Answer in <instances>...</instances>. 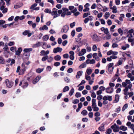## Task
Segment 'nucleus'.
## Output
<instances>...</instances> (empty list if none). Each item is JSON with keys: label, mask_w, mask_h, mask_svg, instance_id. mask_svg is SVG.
I'll return each mask as SVG.
<instances>
[{"label": "nucleus", "mask_w": 134, "mask_h": 134, "mask_svg": "<svg viewBox=\"0 0 134 134\" xmlns=\"http://www.w3.org/2000/svg\"><path fill=\"white\" fill-rule=\"evenodd\" d=\"M106 36L104 37L105 39H106L107 40H109L111 38V36L110 33L106 34Z\"/></svg>", "instance_id": "nucleus-24"}, {"label": "nucleus", "mask_w": 134, "mask_h": 134, "mask_svg": "<svg viewBox=\"0 0 134 134\" xmlns=\"http://www.w3.org/2000/svg\"><path fill=\"white\" fill-rule=\"evenodd\" d=\"M74 90L73 88H72L70 91L69 95L70 96L72 95L74 93Z\"/></svg>", "instance_id": "nucleus-34"}, {"label": "nucleus", "mask_w": 134, "mask_h": 134, "mask_svg": "<svg viewBox=\"0 0 134 134\" xmlns=\"http://www.w3.org/2000/svg\"><path fill=\"white\" fill-rule=\"evenodd\" d=\"M118 31L120 34L122 36L123 34V31L121 28L119 29H118Z\"/></svg>", "instance_id": "nucleus-38"}, {"label": "nucleus", "mask_w": 134, "mask_h": 134, "mask_svg": "<svg viewBox=\"0 0 134 134\" xmlns=\"http://www.w3.org/2000/svg\"><path fill=\"white\" fill-rule=\"evenodd\" d=\"M1 1L0 2V10H2L4 8V5H5V2L3 1Z\"/></svg>", "instance_id": "nucleus-15"}, {"label": "nucleus", "mask_w": 134, "mask_h": 134, "mask_svg": "<svg viewBox=\"0 0 134 134\" xmlns=\"http://www.w3.org/2000/svg\"><path fill=\"white\" fill-rule=\"evenodd\" d=\"M43 69H40L39 68L36 69V71L37 73H40L42 72L43 71Z\"/></svg>", "instance_id": "nucleus-35"}, {"label": "nucleus", "mask_w": 134, "mask_h": 134, "mask_svg": "<svg viewBox=\"0 0 134 134\" xmlns=\"http://www.w3.org/2000/svg\"><path fill=\"white\" fill-rule=\"evenodd\" d=\"M62 40L60 38H59L58 40V42L59 44H60L62 42Z\"/></svg>", "instance_id": "nucleus-64"}, {"label": "nucleus", "mask_w": 134, "mask_h": 134, "mask_svg": "<svg viewBox=\"0 0 134 134\" xmlns=\"http://www.w3.org/2000/svg\"><path fill=\"white\" fill-rule=\"evenodd\" d=\"M62 49L61 48L58 47L54 48L53 52L54 53H56L58 52H61Z\"/></svg>", "instance_id": "nucleus-7"}, {"label": "nucleus", "mask_w": 134, "mask_h": 134, "mask_svg": "<svg viewBox=\"0 0 134 134\" xmlns=\"http://www.w3.org/2000/svg\"><path fill=\"white\" fill-rule=\"evenodd\" d=\"M48 38L49 37L47 35H46L44 36L43 37V40L44 41H47L48 39Z\"/></svg>", "instance_id": "nucleus-39"}, {"label": "nucleus", "mask_w": 134, "mask_h": 134, "mask_svg": "<svg viewBox=\"0 0 134 134\" xmlns=\"http://www.w3.org/2000/svg\"><path fill=\"white\" fill-rule=\"evenodd\" d=\"M114 65L113 63H111L108 64V70H109V69L112 67Z\"/></svg>", "instance_id": "nucleus-49"}, {"label": "nucleus", "mask_w": 134, "mask_h": 134, "mask_svg": "<svg viewBox=\"0 0 134 134\" xmlns=\"http://www.w3.org/2000/svg\"><path fill=\"white\" fill-rule=\"evenodd\" d=\"M29 32H30L29 30H26L23 32V34L24 35H26L28 34Z\"/></svg>", "instance_id": "nucleus-50"}, {"label": "nucleus", "mask_w": 134, "mask_h": 134, "mask_svg": "<svg viewBox=\"0 0 134 134\" xmlns=\"http://www.w3.org/2000/svg\"><path fill=\"white\" fill-rule=\"evenodd\" d=\"M119 95L118 94H116L115 96V99L113 101L114 103H116L118 102L119 100Z\"/></svg>", "instance_id": "nucleus-16"}, {"label": "nucleus", "mask_w": 134, "mask_h": 134, "mask_svg": "<svg viewBox=\"0 0 134 134\" xmlns=\"http://www.w3.org/2000/svg\"><path fill=\"white\" fill-rule=\"evenodd\" d=\"M63 11L62 10H59L57 11V17L59 16L60 14H62Z\"/></svg>", "instance_id": "nucleus-33"}, {"label": "nucleus", "mask_w": 134, "mask_h": 134, "mask_svg": "<svg viewBox=\"0 0 134 134\" xmlns=\"http://www.w3.org/2000/svg\"><path fill=\"white\" fill-rule=\"evenodd\" d=\"M73 71V69L72 68H69L67 70V72L69 73H70Z\"/></svg>", "instance_id": "nucleus-57"}, {"label": "nucleus", "mask_w": 134, "mask_h": 134, "mask_svg": "<svg viewBox=\"0 0 134 134\" xmlns=\"http://www.w3.org/2000/svg\"><path fill=\"white\" fill-rule=\"evenodd\" d=\"M86 66V63H82L79 66V68H85Z\"/></svg>", "instance_id": "nucleus-36"}, {"label": "nucleus", "mask_w": 134, "mask_h": 134, "mask_svg": "<svg viewBox=\"0 0 134 134\" xmlns=\"http://www.w3.org/2000/svg\"><path fill=\"white\" fill-rule=\"evenodd\" d=\"M25 71V69L22 68L20 69L19 73V75H22L24 74V72Z\"/></svg>", "instance_id": "nucleus-26"}, {"label": "nucleus", "mask_w": 134, "mask_h": 134, "mask_svg": "<svg viewBox=\"0 0 134 134\" xmlns=\"http://www.w3.org/2000/svg\"><path fill=\"white\" fill-rule=\"evenodd\" d=\"M90 20L88 18H86L84 20V21L85 24L87 23L89 20Z\"/></svg>", "instance_id": "nucleus-58"}, {"label": "nucleus", "mask_w": 134, "mask_h": 134, "mask_svg": "<svg viewBox=\"0 0 134 134\" xmlns=\"http://www.w3.org/2000/svg\"><path fill=\"white\" fill-rule=\"evenodd\" d=\"M5 83L7 86L9 88L12 87L13 85V82L10 81L8 79H7L5 80Z\"/></svg>", "instance_id": "nucleus-2"}, {"label": "nucleus", "mask_w": 134, "mask_h": 134, "mask_svg": "<svg viewBox=\"0 0 134 134\" xmlns=\"http://www.w3.org/2000/svg\"><path fill=\"white\" fill-rule=\"evenodd\" d=\"M21 67L23 69H25V70L27 68V67L26 66L25 63H23L22 64Z\"/></svg>", "instance_id": "nucleus-27"}, {"label": "nucleus", "mask_w": 134, "mask_h": 134, "mask_svg": "<svg viewBox=\"0 0 134 134\" xmlns=\"http://www.w3.org/2000/svg\"><path fill=\"white\" fill-rule=\"evenodd\" d=\"M5 23V21L2 20H0V26L2 27L3 28H6L7 27V24L3 25Z\"/></svg>", "instance_id": "nucleus-8"}, {"label": "nucleus", "mask_w": 134, "mask_h": 134, "mask_svg": "<svg viewBox=\"0 0 134 134\" xmlns=\"http://www.w3.org/2000/svg\"><path fill=\"white\" fill-rule=\"evenodd\" d=\"M101 31H103L105 34H108L109 33L108 29L105 28L104 27H102L101 28Z\"/></svg>", "instance_id": "nucleus-13"}, {"label": "nucleus", "mask_w": 134, "mask_h": 134, "mask_svg": "<svg viewBox=\"0 0 134 134\" xmlns=\"http://www.w3.org/2000/svg\"><path fill=\"white\" fill-rule=\"evenodd\" d=\"M81 95L80 93L77 92L75 94V97L77 98L80 97H81Z\"/></svg>", "instance_id": "nucleus-44"}, {"label": "nucleus", "mask_w": 134, "mask_h": 134, "mask_svg": "<svg viewBox=\"0 0 134 134\" xmlns=\"http://www.w3.org/2000/svg\"><path fill=\"white\" fill-rule=\"evenodd\" d=\"M75 34V31L74 30H72L71 32V35L72 37H74Z\"/></svg>", "instance_id": "nucleus-63"}, {"label": "nucleus", "mask_w": 134, "mask_h": 134, "mask_svg": "<svg viewBox=\"0 0 134 134\" xmlns=\"http://www.w3.org/2000/svg\"><path fill=\"white\" fill-rule=\"evenodd\" d=\"M61 59V56L59 55H57L54 57V59L56 61L60 60Z\"/></svg>", "instance_id": "nucleus-22"}, {"label": "nucleus", "mask_w": 134, "mask_h": 134, "mask_svg": "<svg viewBox=\"0 0 134 134\" xmlns=\"http://www.w3.org/2000/svg\"><path fill=\"white\" fill-rule=\"evenodd\" d=\"M64 80L67 83H69L70 81V79L68 78L67 77H66L64 78Z\"/></svg>", "instance_id": "nucleus-56"}, {"label": "nucleus", "mask_w": 134, "mask_h": 134, "mask_svg": "<svg viewBox=\"0 0 134 134\" xmlns=\"http://www.w3.org/2000/svg\"><path fill=\"white\" fill-rule=\"evenodd\" d=\"M4 62V60L2 57H0V64H3Z\"/></svg>", "instance_id": "nucleus-37"}, {"label": "nucleus", "mask_w": 134, "mask_h": 134, "mask_svg": "<svg viewBox=\"0 0 134 134\" xmlns=\"http://www.w3.org/2000/svg\"><path fill=\"white\" fill-rule=\"evenodd\" d=\"M48 29V27L46 25H44L42 27V30H47Z\"/></svg>", "instance_id": "nucleus-62"}, {"label": "nucleus", "mask_w": 134, "mask_h": 134, "mask_svg": "<svg viewBox=\"0 0 134 134\" xmlns=\"http://www.w3.org/2000/svg\"><path fill=\"white\" fill-rule=\"evenodd\" d=\"M128 107V104H125L123 106L122 110V111H124Z\"/></svg>", "instance_id": "nucleus-30"}, {"label": "nucleus", "mask_w": 134, "mask_h": 134, "mask_svg": "<svg viewBox=\"0 0 134 134\" xmlns=\"http://www.w3.org/2000/svg\"><path fill=\"white\" fill-rule=\"evenodd\" d=\"M104 125L103 124H102L101 126L99 127L98 129L99 130L101 131H104Z\"/></svg>", "instance_id": "nucleus-18"}, {"label": "nucleus", "mask_w": 134, "mask_h": 134, "mask_svg": "<svg viewBox=\"0 0 134 134\" xmlns=\"http://www.w3.org/2000/svg\"><path fill=\"white\" fill-rule=\"evenodd\" d=\"M81 114L83 115H85L87 114V112L86 110H84L81 111Z\"/></svg>", "instance_id": "nucleus-31"}, {"label": "nucleus", "mask_w": 134, "mask_h": 134, "mask_svg": "<svg viewBox=\"0 0 134 134\" xmlns=\"http://www.w3.org/2000/svg\"><path fill=\"white\" fill-rule=\"evenodd\" d=\"M97 49V47L96 45H94L92 47V50L94 51H96Z\"/></svg>", "instance_id": "nucleus-46"}, {"label": "nucleus", "mask_w": 134, "mask_h": 134, "mask_svg": "<svg viewBox=\"0 0 134 134\" xmlns=\"http://www.w3.org/2000/svg\"><path fill=\"white\" fill-rule=\"evenodd\" d=\"M62 9L63 11V12H62V14L61 15V16L62 17H64L66 14V12H68L69 11V9L68 8H63Z\"/></svg>", "instance_id": "nucleus-6"}, {"label": "nucleus", "mask_w": 134, "mask_h": 134, "mask_svg": "<svg viewBox=\"0 0 134 134\" xmlns=\"http://www.w3.org/2000/svg\"><path fill=\"white\" fill-rule=\"evenodd\" d=\"M116 26L115 25H113L110 28V30L111 32H114V29L115 27Z\"/></svg>", "instance_id": "nucleus-47"}, {"label": "nucleus", "mask_w": 134, "mask_h": 134, "mask_svg": "<svg viewBox=\"0 0 134 134\" xmlns=\"http://www.w3.org/2000/svg\"><path fill=\"white\" fill-rule=\"evenodd\" d=\"M90 15V12H89L88 13H85L83 14L82 17H87V16H88V15Z\"/></svg>", "instance_id": "nucleus-48"}, {"label": "nucleus", "mask_w": 134, "mask_h": 134, "mask_svg": "<svg viewBox=\"0 0 134 134\" xmlns=\"http://www.w3.org/2000/svg\"><path fill=\"white\" fill-rule=\"evenodd\" d=\"M75 23L74 22L71 23L70 24V26L71 28H73L75 25Z\"/></svg>", "instance_id": "nucleus-60"}, {"label": "nucleus", "mask_w": 134, "mask_h": 134, "mask_svg": "<svg viewBox=\"0 0 134 134\" xmlns=\"http://www.w3.org/2000/svg\"><path fill=\"white\" fill-rule=\"evenodd\" d=\"M32 50V48H25L24 49L23 51L24 53H29V52Z\"/></svg>", "instance_id": "nucleus-21"}, {"label": "nucleus", "mask_w": 134, "mask_h": 134, "mask_svg": "<svg viewBox=\"0 0 134 134\" xmlns=\"http://www.w3.org/2000/svg\"><path fill=\"white\" fill-rule=\"evenodd\" d=\"M92 72V70L91 69H88L86 70V72L88 75H90L91 74Z\"/></svg>", "instance_id": "nucleus-51"}, {"label": "nucleus", "mask_w": 134, "mask_h": 134, "mask_svg": "<svg viewBox=\"0 0 134 134\" xmlns=\"http://www.w3.org/2000/svg\"><path fill=\"white\" fill-rule=\"evenodd\" d=\"M58 9L56 8H54L52 9V12L51 14L52 15H56L57 17V15Z\"/></svg>", "instance_id": "nucleus-9"}, {"label": "nucleus", "mask_w": 134, "mask_h": 134, "mask_svg": "<svg viewBox=\"0 0 134 134\" xmlns=\"http://www.w3.org/2000/svg\"><path fill=\"white\" fill-rule=\"evenodd\" d=\"M93 40L95 41H100V38L96 34H94L91 36Z\"/></svg>", "instance_id": "nucleus-4"}, {"label": "nucleus", "mask_w": 134, "mask_h": 134, "mask_svg": "<svg viewBox=\"0 0 134 134\" xmlns=\"http://www.w3.org/2000/svg\"><path fill=\"white\" fill-rule=\"evenodd\" d=\"M69 87L68 86H65L63 89V92H65L68 91L69 90Z\"/></svg>", "instance_id": "nucleus-32"}, {"label": "nucleus", "mask_w": 134, "mask_h": 134, "mask_svg": "<svg viewBox=\"0 0 134 134\" xmlns=\"http://www.w3.org/2000/svg\"><path fill=\"white\" fill-rule=\"evenodd\" d=\"M48 56L47 55H46L45 56L43 57L42 59V61H44L48 59Z\"/></svg>", "instance_id": "nucleus-41"}, {"label": "nucleus", "mask_w": 134, "mask_h": 134, "mask_svg": "<svg viewBox=\"0 0 134 134\" xmlns=\"http://www.w3.org/2000/svg\"><path fill=\"white\" fill-rule=\"evenodd\" d=\"M25 17H15L14 20L15 21H17L19 19L20 20H23L24 19Z\"/></svg>", "instance_id": "nucleus-40"}, {"label": "nucleus", "mask_w": 134, "mask_h": 134, "mask_svg": "<svg viewBox=\"0 0 134 134\" xmlns=\"http://www.w3.org/2000/svg\"><path fill=\"white\" fill-rule=\"evenodd\" d=\"M96 99H93L92 100V108L97 106L96 103Z\"/></svg>", "instance_id": "nucleus-20"}, {"label": "nucleus", "mask_w": 134, "mask_h": 134, "mask_svg": "<svg viewBox=\"0 0 134 134\" xmlns=\"http://www.w3.org/2000/svg\"><path fill=\"white\" fill-rule=\"evenodd\" d=\"M48 62H51L53 60V58L52 57H50L49 58H48Z\"/></svg>", "instance_id": "nucleus-52"}, {"label": "nucleus", "mask_w": 134, "mask_h": 134, "mask_svg": "<svg viewBox=\"0 0 134 134\" xmlns=\"http://www.w3.org/2000/svg\"><path fill=\"white\" fill-rule=\"evenodd\" d=\"M79 102V99H76L74 100L73 102L72 103L74 104H76L78 103Z\"/></svg>", "instance_id": "nucleus-45"}, {"label": "nucleus", "mask_w": 134, "mask_h": 134, "mask_svg": "<svg viewBox=\"0 0 134 134\" xmlns=\"http://www.w3.org/2000/svg\"><path fill=\"white\" fill-rule=\"evenodd\" d=\"M99 90L101 91H104L105 89H106L103 86H101L99 87Z\"/></svg>", "instance_id": "nucleus-53"}, {"label": "nucleus", "mask_w": 134, "mask_h": 134, "mask_svg": "<svg viewBox=\"0 0 134 134\" xmlns=\"http://www.w3.org/2000/svg\"><path fill=\"white\" fill-rule=\"evenodd\" d=\"M37 5V3H34L32 5L30 8V9H31L32 10H34V9H35V7Z\"/></svg>", "instance_id": "nucleus-25"}, {"label": "nucleus", "mask_w": 134, "mask_h": 134, "mask_svg": "<svg viewBox=\"0 0 134 134\" xmlns=\"http://www.w3.org/2000/svg\"><path fill=\"white\" fill-rule=\"evenodd\" d=\"M82 120L83 122H87L88 121V119L86 118H83L82 119Z\"/></svg>", "instance_id": "nucleus-61"}, {"label": "nucleus", "mask_w": 134, "mask_h": 134, "mask_svg": "<svg viewBox=\"0 0 134 134\" xmlns=\"http://www.w3.org/2000/svg\"><path fill=\"white\" fill-rule=\"evenodd\" d=\"M29 53H24L23 55V57L25 58H27L29 57Z\"/></svg>", "instance_id": "nucleus-23"}, {"label": "nucleus", "mask_w": 134, "mask_h": 134, "mask_svg": "<svg viewBox=\"0 0 134 134\" xmlns=\"http://www.w3.org/2000/svg\"><path fill=\"white\" fill-rule=\"evenodd\" d=\"M69 29V27L68 25H66L64 26L62 30L61 31V32H66Z\"/></svg>", "instance_id": "nucleus-5"}, {"label": "nucleus", "mask_w": 134, "mask_h": 134, "mask_svg": "<svg viewBox=\"0 0 134 134\" xmlns=\"http://www.w3.org/2000/svg\"><path fill=\"white\" fill-rule=\"evenodd\" d=\"M112 132V130L110 129H108L105 132L106 134H110Z\"/></svg>", "instance_id": "nucleus-42"}, {"label": "nucleus", "mask_w": 134, "mask_h": 134, "mask_svg": "<svg viewBox=\"0 0 134 134\" xmlns=\"http://www.w3.org/2000/svg\"><path fill=\"white\" fill-rule=\"evenodd\" d=\"M114 90L113 88L111 87H108L106 89V92L109 93H111L113 92Z\"/></svg>", "instance_id": "nucleus-10"}, {"label": "nucleus", "mask_w": 134, "mask_h": 134, "mask_svg": "<svg viewBox=\"0 0 134 134\" xmlns=\"http://www.w3.org/2000/svg\"><path fill=\"white\" fill-rule=\"evenodd\" d=\"M109 43L108 42H107L103 44V46L105 47H108L109 46Z\"/></svg>", "instance_id": "nucleus-54"}, {"label": "nucleus", "mask_w": 134, "mask_h": 134, "mask_svg": "<svg viewBox=\"0 0 134 134\" xmlns=\"http://www.w3.org/2000/svg\"><path fill=\"white\" fill-rule=\"evenodd\" d=\"M110 9L113 10L112 11L114 13H116L117 12L116 7L115 5L113 7H110Z\"/></svg>", "instance_id": "nucleus-19"}, {"label": "nucleus", "mask_w": 134, "mask_h": 134, "mask_svg": "<svg viewBox=\"0 0 134 134\" xmlns=\"http://www.w3.org/2000/svg\"><path fill=\"white\" fill-rule=\"evenodd\" d=\"M41 78L40 76H38L33 81V83L34 84H35Z\"/></svg>", "instance_id": "nucleus-12"}, {"label": "nucleus", "mask_w": 134, "mask_h": 134, "mask_svg": "<svg viewBox=\"0 0 134 134\" xmlns=\"http://www.w3.org/2000/svg\"><path fill=\"white\" fill-rule=\"evenodd\" d=\"M122 85L123 87L125 88L123 90L124 95L126 96L129 95V97H132L133 94V92H131L129 93L128 92L129 89H131L132 86L130 80L127 79L126 80L125 82H122Z\"/></svg>", "instance_id": "nucleus-1"}, {"label": "nucleus", "mask_w": 134, "mask_h": 134, "mask_svg": "<svg viewBox=\"0 0 134 134\" xmlns=\"http://www.w3.org/2000/svg\"><path fill=\"white\" fill-rule=\"evenodd\" d=\"M119 129L120 130H122L123 131H125L127 130V128L126 127L122 126L120 127Z\"/></svg>", "instance_id": "nucleus-28"}, {"label": "nucleus", "mask_w": 134, "mask_h": 134, "mask_svg": "<svg viewBox=\"0 0 134 134\" xmlns=\"http://www.w3.org/2000/svg\"><path fill=\"white\" fill-rule=\"evenodd\" d=\"M93 109V111H98L99 110V108L98 107H96V106L93 107L92 108Z\"/></svg>", "instance_id": "nucleus-59"}, {"label": "nucleus", "mask_w": 134, "mask_h": 134, "mask_svg": "<svg viewBox=\"0 0 134 134\" xmlns=\"http://www.w3.org/2000/svg\"><path fill=\"white\" fill-rule=\"evenodd\" d=\"M22 51V49L21 48H18V50L15 51V54L18 55H20Z\"/></svg>", "instance_id": "nucleus-14"}, {"label": "nucleus", "mask_w": 134, "mask_h": 134, "mask_svg": "<svg viewBox=\"0 0 134 134\" xmlns=\"http://www.w3.org/2000/svg\"><path fill=\"white\" fill-rule=\"evenodd\" d=\"M126 125L127 126L129 127L132 130L134 128V125L133 124H131L130 122L129 121L126 124Z\"/></svg>", "instance_id": "nucleus-11"}, {"label": "nucleus", "mask_w": 134, "mask_h": 134, "mask_svg": "<svg viewBox=\"0 0 134 134\" xmlns=\"http://www.w3.org/2000/svg\"><path fill=\"white\" fill-rule=\"evenodd\" d=\"M111 128L113 130L114 132H118L119 131V127L116 124H114L111 126Z\"/></svg>", "instance_id": "nucleus-3"}, {"label": "nucleus", "mask_w": 134, "mask_h": 134, "mask_svg": "<svg viewBox=\"0 0 134 134\" xmlns=\"http://www.w3.org/2000/svg\"><path fill=\"white\" fill-rule=\"evenodd\" d=\"M44 12L46 13L51 14L52 11L51 10L48 8L45 9L44 10Z\"/></svg>", "instance_id": "nucleus-29"}, {"label": "nucleus", "mask_w": 134, "mask_h": 134, "mask_svg": "<svg viewBox=\"0 0 134 134\" xmlns=\"http://www.w3.org/2000/svg\"><path fill=\"white\" fill-rule=\"evenodd\" d=\"M7 45V43H6L5 44V47L3 48V49L5 51H7V50L8 49V47Z\"/></svg>", "instance_id": "nucleus-43"}, {"label": "nucleus", "mask_w": 134, "mask_h": 134, "mask_svg": "<svg viewBox=\"0 0 134 134\" xmlns=\"http://www.w3.org/2000/svg\"><path fill=\"white\" fill-rule=\"evenodd\" d=\"M83 71H78L77 74V75L76 76V77L77 79L80 78V76H82Z\"/></svg>", "instance_id": "nucleus-17"}, {"label": "nucleus", "mask_w": 134, "mask_h": 134, "mask_svg": "<svg viewBox=\"0 0 134 134\" xmlns=\"http://www.w3.org/2000/svg\"><path fill=\"white\" fill-rule=\"evenodd\" d=\"M82 30V28L81 27H77L76 28V30L77 32H81Z\"/></svg>", "instance_id": "nucleus-55"}]
</instances>
